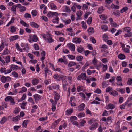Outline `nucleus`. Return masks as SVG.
Instances as JSON below:
<instances>
[{
    "label": "nucleus",
    "instance_id": "54",
    "mask_svg": "<svg viewBox=\"0 0 132 132\" xmlns=\"http://www.w3.org/2000/svg\"><path fill=\"white\" fill-rule=\"evenodd\" d=\"M28 122V120H25L23 121V123H22L23 126L26 127L27 126V124Z\"/></svg>",
    "mask_w": 132,
    "mask_h": 132
},
{
    "label": "nucleus",
    "instance_id": "14",
    "mask_svg": "<svg viewBox=\"0 0 132 132\" xmlns=\"http://www.w3.org/2000/svg\"><path fill=\"white\" fill-rule=\"evenodd\" d=\"M73 108H71L67 110L66 111V114L68 115H70L73 112Z\"/></svg>",
    "mask_w": 132,
    "mask_h": 132
},
{
    "label": "nucleus",
    "instance_id": "8",
    "mask_svg": "<svg viewBox=\"0 0 132 132\" xmlns=\"http://www.w3.org/2000/svg\"><path fill=\"white\" fill-rule=\"evenodd\" d=\"M5 100L6 101H10L11 103L13 104L15 103L14 99L11 96H8L5 99Z\"/></svg>",
    "mask_w": 132,
    "mask_h": 132
},
{
    "label": "nucleus",
    "instance_id": "56",
    "mask_svg": "<svg viewBox=\"0 0 132 132\" xmlns=\"http://www.w3.org/2000/svg\"><path fill=\"white\" fill-rule=\"evenodd\" d=\"M24 17L26 18H31V16L30 14H29L28 13H25L24 15Z\"/></svg>",
    "mask_w": 132,
    "mask_h": 132
},
{
    "label": "nucleus",
    "instance_id": "49",
    "mask_svg": "<svg viewBox=\"0 0 132 132\" xmlns=\"http://www.w3.org/2000/svg\"><path fill=\"white\" fill-rule=\"evenodd\" d=\"M76 65L75 63L73 62H71L68 64V66L69 67H71L73 66Z\"/></svg>",
    "mask_w": 132,
    "mask_h": 132
},
{
    "label": "nucleus",
    "instance_id": "10",
    "mask_svg": "<svg viewBox=\"0 0 132 132\" xmlns=\"http://www.w3.org/2000/svg\"><path fill=\"white\" fill-rule=\"evenodd\" d=\"M83 13V12L81 11H79L77 12L76 14L77 16L76 20H78L80 19V17L82 15Z\"/></svg>",
    "mask_w": 132,
    "mask_h": 132
},
{
    "label": "nucleus",
    "instance_id": "63",
    "mask_svg": "<svg viewBox=\"0 0 132 132\" xmlns=\"http://www.w3.org/2000/svg\"><path fill=\"white\" fill-rule=\"evenodd\" d=\"M32 53L37 56H39L40 55V53L38 51H34L32 52Z\"/></svg>",
    "mask_w": 132,
    "mask_h": 132
},
{
    "label": "nucleus",
    "instance_id": "35",
    "mask_svg": "<svg viewBox=\"0 0 132 132\" xmlns=\"http://www.w3.org/2000/svg\"><path fill=\"white\" fill-rule=\"evenodd\" d=\"M1 80L2 82L3 83H5L7 81H9V79H8L7 80H6V79L5 78V77L4 76H3L1 78Z\"/></svg>",
    "mask_w": 132,
    "mask_h": 132
},
{
    "label": "nucleus",
    "instance_id": "51",
    "mask_svg": "<svg viewBox=\"0 0 132 132\" xmlns=\"http://www.w3.org/2000/svg\"><path fill=\"white\" fill-rule=\"evenodd\" d=\"M128 10V8L126 7H125L123 8L120 11V12L121 13H122L123 12L126 11Z\"/></svg>",
    "mask_w": 132,
    "mask_h": 132
},
{
    "label": "nucleus",
    "instance_id": "41",
    "mask_svg": "<svg viewBox=\"0 0 132 132\" xmlns=\"http://www.w3.org/2000/svg\"><path fill=\"white\" fill-rule=\"evenodd\" d=\"M16 5H14L12 6L11 8V10L14 13H15L16 12Z\"/></svg>",
    "mask_w": 132,
    "mask_h": 132
},
{
    "label": "nucleus",
    "instance_id": "44",
    "mask_svg": "<svg viewBox=\"0 0 132 132\" xmlns=\"http://www.w3.org/2000/svg\"><path fill=\"white\" fill-rule=\"evenodd\" d=\"M112 8L114 9H118L119 8V6L117 5H115L114 4H112L111 5Z\"/></svg>",
    "mask_w": 132,
    "mask_h": 132
},
{
    "label": "nucleus",
    "instance_id": "13",
    "mask_svg": "<svg viewBox=\"0 0 132 132\" xmlns=\"http://www.w3.org/2000/svg\"><path fill=\"white\" fill-rule=\"evenodd\" d=\"M18 38V36L17 35L11 36L9 38V40L11 42H12L16 40Z\"/></svg>",
    "mask_w": 132,
    "mask_h": 132
},
{
    "label": "nucleus",
    "instance_id": "6",
    "mask_svg": "<svg viewBox=\"0 0 132 132\" xmlns=\"http://www.w3.org/2000/svg\"><path fill=\"white\" fill-rule=\"evenodd\" d=\"M44 70L45 72V77L46 78L48 75L49 76L52 75L51 71L48 69L45 68L44 69Z\"/></svg>",
    "mask_w": 132,
    "mask_h": 132
},
{
    "label": "nucleus",
    "instance_id": "50",
    "mask_svg": "<svg viewBox=\"0 0 132 132\" xmlns=\"http://www.w3.org/2000/svg\"><path fill=\"white\" fill-rule=\"evenodd\" d=\"M111 94L114 96H116L118 95V93L116 91L113 90L111 93Z\"/></svg>",
    "mask_w": 132,
    "mask_h": 132
},
{
    "label": "nucleus",
    "instance_id": "29",
    "mask_svg": "<svg viewBox=\"0 0 132 132\" xmlns=\"http://www.w3.org/2000/svg\"><path fill=\"white\" fill-rule=\"evenodd\" d=\"M119 58L121 60L124 59H125V55L122 54H120L118 56Z\"/></svg>",
    "mask_w": 132,
    "mask_h": 132
},
{
    "label": "nucleus",
    "instance_id": "53",
    "mask_svg": "<svg viewBox=\"0 0 132 132\" xmlns=\"http://www.w3.org/2000/svg\"><path fill=\"white\" fill-rule=\"evenodd\" d=\"M85 116V114L84 113H79L78 115V117L79 118H81V117H84Z\"/></svg>",
    "mask_w": 132,
    "mask_h": 132
},
{
    "label": "nucleus",
    "instance_id": "30",
    "mask_svg": "<svg viewBox=\"0 0 132 132\" xmlns=\"http://www.w3.org/2000/svg\"><path fill=\"white\" fill-rule=\"evenodd\" d=\"M50 6L51 9L54 10H55L57 8L56 6L53 3H51L50 4Z\"/></svg>",
    "mask_w": 132,
    "mask_h": 132
},
{
    "label": "nucleus",
    "instance_id": "48",
    "mask_svg": "<svg viewBox=\"0 0 132 132\" xmlns=\"http://www.w3.org/2000/svg\"><path fill=\"white\" fill-rule=\"evenodd\" d=\"M84 50L83 48L82 47H78L77 49L78 52L80 53H81Z\"/></svg>",
    "mask_w": 132,
    "mask_h": 132
},
{
    "label": "nucleus",
    "instance_id": "18",
    "mask_svg": "<svg viewBox=\"0 0 132 132\" xmlns=\"http://www.w3.org/2000/svg\"><path fill=\"white\" fill-rule=\"evenodd\" d=\"M20 118V116L19 115L15 117H13L12 118V121L14 122L18 121Z\"/></svg>",
    "mask_w": 132,
    "mask_h": 132
},
{
    "label": "nucleus",
    "instance_id": "61",
    "mask_svg": "<svg viewBox=\"0 0 132 132\" xmlns=\"http://www.w3.org/2000/svg\"><path fill=\"white\" fill-rule=\"evenodd\" d=\"M103 70L102 71L104 72L106 71L107 69V65H103Z\"/></svg>",
    "mask_w": 132,
    "mask_h": 132
},
{
    "label": "nucleus",
    "instance_id": "1",
    "mask_svg": "<svg viewBox=\"0 0 132 132\" xmlns=\"http://www.w3.org/2000/svg\"><path fill=\"white\" fill-rule=\"evenodd\" d=\"M123 32H127V34H125L124 36L125 37H130L132 36V34L131 32V28L129 27H126L123 28Z\"/></svg>",
    "mask_w": 132,
    "mask_h": 132
},
{
    "label": "nucleus",
    "instance_id": "47",
    "mask_svg": "<svg viewBox=\"0 0 132 132\" xmlns=\"http://www.w3.org/2000/svg\"><path fill=\"white\" fill-rule=\"evenodd\" d=\"M127 83L128 85H131L132 84V79L129 78L127 81Z\"/></svg>",
    "mask_w": 132,
    "mask_h": 132
},
{
    "label": "nucleus",
    "instance_id": "55",
    "mask_svg": "<svg viewBox=\"0 0 132 132\" xmlns=\"http://www.w3.org/2000/svg\"><path fill=\"white\" fill-rule=\"evenodd\" d=\"M103 38L104 40L106 41L108 39V37L106 34H104L103 35Z\"/></svg>",
    "mask_w": 132,
    "mask_h": 132
},
{
    "label": "nucleus",
    "instance_id": "60",
    "mask_svg": "<svg viewBox=\"0 0 132 132\" xmlns=\"http://www.w3.org/2000/svg\"><path fill=\"white\" fill-rule=\"evenodd\" d=\"M27 89L25 87H22V90L19 92V93H23L24 92L27 91Z\"/></svg>",
    "mask_w": 132,
    "mask_h": 132
},
{
    "label": "nucleus",
    "instance_id": "52",
    "mask_svg": "<svg viewBox=\"0 0 132 132\" xmlns=\"http://www.w3.org/2000/svg\"><path fill=\"white\" fill-rule=\"evenodd\" d=\"M92 17H89L87 20V22L88 24H90L92 22Z\"/></svg>",
    "mask_w": 132,
    "mask_h": 132
},
{
    "label": "nucleus",
    "instance_id": "46",
    "mask_svg": "<svg viewBox=\"0 0 132 132\" xmlns=\"http://www.w3.org/2000/svg\"><path fill=\"white\" fill-rule=\"evenodd\" d=\"M81 24L82 28L85 29H86L87 28V26L86 23L83 21L81 22Z\"/></svg>",
    "mask_w": 132,
    "mask_h": 132
},
{
    "label": "nucleus",
    "instance_id": "59",
    "mask_svg": "<svg viewBox=\"0 0 132 132\" xmlns=\"http://www.w3.org/2000/svg\"><path fill=\"white\" fill-rule=\"evenodd\" d=\"M34 47L35 49L37 50L39 49V47L38 45L37 44H35L34 45Z\"/></svg>",
    "mask_w": 132,
    "mask_h": 132
},
{
    "label": "nucleus",
    "instance_id": "45",
    "mask_svg": "<svg viewBox=\"0 0 132 132\" xmlns=\"http://www.w3.org/2000/svg\"><path fill=\"white\" fill-rule=\"evenodd\" d=\"M76 58L77 61H80L82 60L83 57L82 56H77L76 57Z\"/></svg>",
    "mask_w": 132,
    "mask_h": 132
},
{
    "label": "nucleus",
    "instance_id": "64",
    "mask_svg": "<svg viewBox=\"0 0 132 132\" xmlns=\"http://www.w3.org/2000/svg\"><path fill=\"white\" fill-rule=\"evenodd\" d=\"M26 10V7L23 6H22V7L20 9L19 11L21 12H22L25 11Z\"/></svg>",
    "mask_w": 132,
    "mask_h": 132
},
{
    "label": "nucleus",
    "instance_id": "20",
    "mask_svg": "<svg viewBox=\"0 0 132 132\" xmlns=\"http://www.w3.org/2000/svg\"><path fill=\"white\" fill-rule=\"evenodd\" d=\"M64 11L67 13H69L71 11L69 7L67 6H64Z\"/></svg>",
    "mask_w": 132,
    "mask_h": 132
},
{
    "label": "nucleus",
    "instance_id": "11",
    "mask_svg": "<svg viewBox=\"0 0 132 132\" xmlns=\"http://www.w3.org/2000/svg\"><path fill=\"white\" fill-rule=\"evenodd\" d=\"M98 124L97 123L95 122L93 123L90 126V129L91 130L96 129L97 127Z\"/></svg>",
    "mask_w": 132,
    "mask_h": 132
},
{
    "label": "nucleus",
    "instance_id": "26",
    "mask_svg": "<svg viewBox=\"0 0 132 132\" xmlns=\"http://www.w3.org/2000/svg\"><path fill=\"white\" fill-rule=\"evenodd\" d=\"M41 54L42 56L41 60V61H43L45 58V52L44 51L42 52H41Z\"/></svg>",
    "mask_w": 132,
    "mask_h": 132
},
{
    "label": "nucleus",
    "instance_id": "31",
    "mask_svg": "<svg viewBox=\"0 0 132 132\" xmlns=\"http://www.w3.org/2000/svg\"><path fill=\"white\" fill-rule=\"evenodd\" d=\"M18 68L19 67L18 66L14 65H12L10 67V69H11L12 70H17Z\"/></svg>",
    "mask_w": 132,
    "mask_h": 132
},
{
    "label": "nucleus",
    "instance_id": "21",
    "mask_svg": "<svg viewBox=\"0 0 132 132\" xmlns=\"http://www.w3.org/2000/svg\"><path fill=\"white\" fill-rule=\"evenodd\" d=\"M38 82V80L36 78H34L32 81V83L34 85H36Z\"/></svg>",
    "mask_w": 132,
    "mask_h": 132
},
{
    "label": "nucleus",
    "instance_id": "25",
    "mask_svg": "<svg viewBox=\"0 0 132 132\" xmlns=\"http://www.w3.org/2000/svg\"><path fill=\"white\" fill-rule=\"evenodd\" d=\"M59 87V86L58 85H56L54 86H52L51 87H49V88L50 90L52 89H58Z\"/></svg>",
    "mask_w": 132,
    "mask_h": 132
},
{
    "label": "nucleus",
    "instance_id": "16",
    "mask_svg": "<svg viewBox=\"0 0 132 132\" xmlns=\"http://www.w3.org/2000/svg\"><path fill=\"white\" fill-rule=\"evenodd\" d=\"M85 106V104L84 103H82L78 107V110L80 111H82Z\"/></svg>",
    "mask_w": 132,
    "mask_h": 132
},
{
    "label": "nucleus",
    "instance_id": "19",
    "mask_svg": "<svg viewBox=\"0 0 132 132\" xmlns=\"http://www.w3.org/2000/svg\"><path fill=\"white\" fill-rule=\"evenodd\" d=\"M17 28L14 26H12L11 27V30L10 31L12 33H14L15 32Z\"/></svg>",
    "mask_w": 132,
    "mask_h": 132
},
{
    "label": "nucleus",
    "instance_id": "12",
    "mask_svg": "<svg viewBox=\"0 0 132 132\" xmlns=\"http://www.w3.org/2000/svg\"><path fill=\"white\" fill-rule=\"evenodd\" d=\"M30 25L32 27L36 28H38L39 27V25L33 22H30Z\"/></svg>",
    "mask_w": 132,
    "mask_h": 132
},
{
    "label": "nucleus",
    "instance_id": "58",
    "mask_svg": "<svg viewBox=\"0 0 132 132\" xmlns=\"http://www.w3.org/2000/svg\"><path fill=\"white\" fill-rule=\"evenodd\" d=\"M52 69L54 71H60V69L59 68H57L56 69H55L54 67L53 64L52 65Z\"/></svg>",
    "mask_w": 132,
    "mask_h": 132
},
{
    "label": "nucleus",
    "instance_id": "34",
    "mask_svg": "<svg viewBox=\"0 0 132 132\" xmlns=\"http://www.w3.org/2000/svg\"><path fill=\"white\" fill-rule=\"evenodd\" d=\"M71 21V20L70 19L63 20V22L64 23L65 25H67L70 24Z\"/></svg>",
    "mask_w": 132,
    "mask_h": 132
},
{
    "label": "nucleus",
    "instance_id": "23",
    "mask_svg": "<svg viewBox=\"0 0 132 132\" xmlns=\"http://www.w3.org/2000/svg\"><path fill=\"white\" fill-rule=\"evenodd\" d=\"M59 18L58 16H56L55 18L54 19H53L52 20V22L54 23H57L58 24L59 23Z\"/></svg>",
    "mask_w": 132,
    "mask_h": 132
},
{
    "label": "nucleus",
    "instance_id": "40",
    "mask_svg": "<svg viewBox=\"0 0 132 132\" xmlns=\"http://www.w3.org/2000/svg\"><path fill=\"white\" fill-rule=\"evenodd\" d=\"M28 40L31 43H32L33 42L32 36V34L29 35Z\"/></svg>",
    "mask_w": 132,
    "mask_h": 132
},
{
    "label": "nucleus",
    "instance_id": "32",
    "mask_svg": "<svg viewBox=\"0 0 132 132\" xmlns=\"http://www.w3.org/2000/svg\"><path fill=\"white\" fill-rule=\"evenodd\" d=\"M60 96L59 94L57 93L56 94L54 97V100L56 101L57 102L58 100L60 98Z\"/></svg>",
    "mask_w": 132,
    "mask_h": 132
},
{
    "label": "nucleus",
    "instance_id": "27",
    "mask_svg": "<svg viewBox=\"0 0 132 132\" xmlns=\"http://www.w3.org/2000/svg\"><path fill=\"white\" fill-rule=\"evenodd\" d=\"M129 101L127 100V101L124 104L121 105L120 107L121 109H124L125 108V106L128 103Z\"/></svg>",
    "mask_w": 132,
    "mask_h": 132
},
{
    "label": "nucleus",
    "instance_id": "39",
    "mask_svg": "<svg viewBox=\"0 0 132 132\" xmlns=\"http://www.w3.org/2000/svg\"><path fill=\"white\" fill-rule=\"evenodd\" d=\"M31 14L33 16H36L37 14V11L35 10H32L31 12Z\"/></svg>",
    "mask_w": 132,
    "mask_h": 132
},
{
    "label": "nucleus",
    "instance_id": "2",
    "mask_svg": "<svg viewBox=\"0 0 132 132\" xmlns=\"http://www.w3.org/2000/svg\"><path fill=\"white\" fill-rule=\"evenodd\" d=\"M42 36L46 42L50 43L54 41L53 40L51 37V35L49 33L48 34V38H46V35L44 34H42Z\"/></svg>",
    "mask_w": 132,
    "mask_h": 132
},
{
    "label": "nucleus",
    "instance_id": "15",
    "mask_svg": "<svg viewBox=\"0 0 132 132\" xmlns=\"http://www.w3.org/2000/svg\"><path fill=\"white\" fill-rule=\"evenodd\" d=\"M15 45H16V48L17 49V50L18 51H19L20 52H23V50H25L26 49V48H23V49H22L21 48H20L19 46V45L18 43H16V44Z\"/></svg>",
    "mask_w": 132,
    "mask_h": 132
},
{
    "label": "nucleus",
    "instance_id": "5",
    "mask_svg": "<svg viewBox=\"0 0 132 132\" xmlns=\"http://www.w3.org/2000/svg\"><path fill=\"white\" fill-rule=\"evenodd\" d=\"M58 14L57 12H49L47 14V16L49 18H52L54 16H58Z\"/></svg>",
    "mask_w": 132,
    "mask_h": 132
},
{
    "label": "nucleus",
    "instance_id": "37",
    "mask_svg": "<svg viewBox=\"0 0 132 132\" xmlns=\"http://www.w3.org/2000/svg\"><path fill=\"white\" fill-rule=\"evenodd\" d=\"M6 118L5 117H4L2 118L0 121V123L1 124H3L6 121Z\"/></svg>",
    "mask_w": 132,
    "mask_h": 132
},
{
    "label": "nucleus",
    "instance_id": "24",
    "mask_svg": "<svg viewBox=\"0 0 132 132\" xmlns=\"http://www.w3.org/2000/svg\"><path fill=\"white\" fill-rule=\"evenodd\" d=\"M99 17L102 20H105L107 18V16L104 14L100 15Z\"/></svg>",
    "mask_w": 132,
    "mask_h": 132
},
{
    "label": "nucleus",
    "instance_id": "33",
    "mask_svg": "<svg viewBox=\"0 0 132 132\" xmlns=\"http://www.w3.org/2000/svg\"><path fill=\"white\" fill-rule=\"evenodd\" d=\"M101 28L103 31H106L107 30L108 28L106 25H103L102 26Z\"/></svg>",
    "mask_w": 132,
    "mask_h": 132
},
{
    "label": "nucleus",
    "instance_id": "3",
    "mask_svg": "<svg viewBox=\"0 0 132 132\" xmlns=\"http://www.w3.org/2000/svg\"><path fill=\"white\" fill-rule=\"evenodd\" d=\"M67 46L70 49L71 51H75V45L73 43H69L67 44Z\"/></svg>",
    "mask_w": 132,
    "mask_h": 132
},
{
    "label": "nucleus",
    "instance_id": "17",
    "mask_svg": "<svg viewBox=\"0 0 132 132\" xmlns=\"http://www.w3.org/2000/svg\"><path fill=\"white\" fill-rule=\"evenodd\" d=\"M20 23L24 26L28 27L29 26V25L28 23H26L24 21L22 20H21L20 21Z\"/></svg>",
    "mask_w": 132,
    "mask_h": 132
},
{
    "label": "nucleus",
    "instance_id": "43",
    "mask_svg": "<svg viewBox=\"0 0 132 132\" xmlns=\"http://www.w3.org/2000/svg\"><path fill=\"white\" fill-rule=\"evenodd\" d=\"M104 9H103L102 6L99 7L98 9L97 12L99 14L101 13L103 11Z\"/></svg>",
    "mask_w": 132,
    "mask_h": 132
},
{
    "label": "nucleus",
    "instance_id": "9",
    "mask_svg": "<svg viewBox=\"0 0 132 132\" xmlns=\"http://www.w3.org/2000/svg\"><path fill=\"white\" fill-rule=\"evenodd\" d=\"M33 96L35 100V101L36 102H38L39 100L41 99L42 97L41 96L38 94H35Z\"/></svg>",
    "mask_w": 132,
    "mask_h": 132
},
{
    "label": "nucleus",
    "instance_id": "62",
    "mask_svg": "<svg viewBox=\"0 0 132 132\" xmlns=\"http://www.w3.org/2000/svg\"><path fill=\"white\" fill-rule=\"evenodd\" d=\"M10 57L9 56H7L5 58V61L6 63H7L10 62Z\"/></svg>",
    "mask_w": 132,
    "mask_h": 132
},
{
    "label": "nucleus",
    "instance_id": "22",
    "mask_svg": "<svg viewBox=\"0 0 132 132\" xmlns=\"http://www.w3.org/2000/svg\"><path fill=\"white\" fill-rule=\"evenodd\" d=\"M87 31L89 33L91 34L94 32V30L93 27H90L88 29Z\"/></svg>",
    "mask_w": 132,
    "mask_h": 132
},
{
    "label": "nucleus",
    "instance_id": "4",
    "mask_svg": "<svg viewBox=\"0 0 132 132\" xmlns=\"http://www.w3.org/2000/svg\"><path fill=\"white\" fill-rule=\"evenodd\" d=\"M86 74L84 73H82L80 75H79L77 78L78 80H86Z\"/></svg>",
    "mask_w": 132,
    "mask_h": 132
},
{
    "label": "nucleus",
    "instance_id": "57",
    "mask_svg": "<svg viewBox=\"0 0 132 132\" xmlns=\"http://www.w3.org/2000/svg\"><path fill=\"white\" fill-rule=\"evenodd\" d=\"M12 74L14 77L17 78L18 77V74L15 71H14L13 72Z\"/></svg>",
    "mask_w": 132,
    "mask_h": 132
},
{
    "label": "nucleus",
    "instance_id": "42",
    "mask_svg": "<svg viewBox=\"0 0 132 132\" xmlns=\"http://www.w3.org/2000/svg\"><path fill=\"white\" fill-rule=\"evenodd\" d=\"M70 119L71 122H72L77 120V118L75 116H72L71 117Z\"/></svg>",
    "mask_w": 132,
    "mask_h": 132
},
{
    "label": "nucleus",
    "instance_id": "36",
    "mask_svg": "<svg viewBox=\"0 0 132 132\" xmlns=\"http://www.w3.org/2000/svg\"><path fill=\"white\" fill-rule=\"evenodd\" d=\"M115 108V106L113 104L111 103H110L108 105V106L107 108H109L110 109H112Z\"/></svg>",
    "mask_w": 132,
    "mask_h": 132
},
{
    "label": "nucleus",
    "instance_id": "7",
    "mask_svg": "<svg viewBox=\"0 0 132 132\" xmlns=\"http://www.w3.org/2000/svg\"><path fill=\"white\" fill-rule=\"evenodd\" d=\"M81 42V40L80 38L75 37L72 39V42L76 44H80Z\"/></svg>",
    "mask_w": 132,
    "mask_h": 132
},
{
    "label": "nucleus",
    "instance_id": "38",
    "mask_svg": "<svg viewBox=\"0 0 132 132\" xmlns=\"http://www.w3.org/2000/svg\"><path fill=\"white\" fill-rule=\"evenodd\" d=\"M65 57L64 56L63 58H60L58 60V61L60 63H62L64 62H65Z\"/></svg>",
    "mask_w": 132,
    "mask_h": 132
},
{
    "label": "nucleus",
    "instance_id": "28",
    "mask_svg": "<svg viewBox=\"0 0 132 132\" xmlns=\"http://www.w3.org/2000/svg\"><path fill=\"white\" fill-rule=\"evenodd\" d=\"M33 42H36L38 40V38L36 35L34 34L32 36Z\"/></svg>",
    "mask_w": 132,
    "mask_h": 132
}]
</instances>
